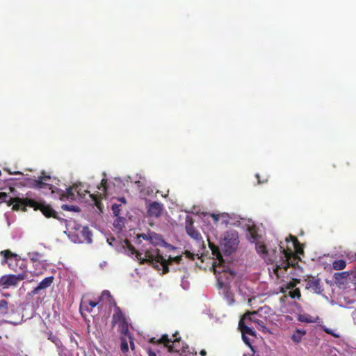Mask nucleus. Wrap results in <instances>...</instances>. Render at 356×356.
Segmentation results:
<instances>
[{
  "mask_svg": "<svg viewBox=\"0 0 356 356\" xmlns=\"http://www.w3.org/2000/svg\"><path fill=\"white\" fill-rule=\"evenodd\" d=\"M323 331L327 333V334H329L330 335H332V337H335V338H339L340 337V335L338 334H336L334 332H333L332 330L327 328V327H324L323 328Z\"/></svg>",
  "mask_w": 356,
  "mask_h": 356,
  "instance_id": "nucleus-40",
  "label": "nucleus"
},
{
  "mask_svg": "<svg viewBox=\"0 0 356 356\" xmlns=\"http://www.w3.org/2000/svg\"><path fill=\"white\" fill-rule=\"evenodd\" d=\"M8 195H7L6 193H4V192H0V203H2V202H8V204L10 206V205H14L15 203H13V204H10V200L13 198V197H10L9 200H7V198H8Z\"/></svg>",
  "mask_w": 356,
  "mask_h": 356,
  "instance_id": "nucleus-33",
  "label": "nucleus"
},
{
  "mask_svg": "<svg viewBox=\"0 0 356 356\" xmlns=\"http://www.w3.org/2000/svg\"><path fill=\"white\" fill-rule=\"evenodd\" d=\"M124 245H125V247L127 248V250L131 252V254H135L137 259L140 261V264H142V261L144 259H145V257L144 258H143L142 254L136 250L134 246L131 243V242L129 240H127V239L124 240ZM143 264L144 263H143Z\"/></svg>",
  "mask_w": 356,
  "mask_h": 356,
  "instance_id": "nucleus-17",
  "label": "nucleus"
},
{
  "mask_svg": "<svg viewBox=\"0 0 356 356\" xmlns=\"http://www.w3.org/2000/svg\"><path fill=\"white\" fill-rule=\"evenodd\" d=\"M346 266V261L343 259H337L332 262V268L336 270H343Z\"/></svg>",
  "mask_w": 356,
  "mask_h": 356,
  "instance_id": "nucleus-26",
  "label": "nucleus"
},
{
  "mask_svg": "<svg viewBox=\"0 0 356 356\" xmlns=\"http://www.w3.org/2000/svg\"><path fill=\"white\" fill-rule=\"evenodd\" d=\"M248 319H244V315L241 318L238 323V328L241 330L242 335L249 334L251 336H255V332L251 327H248L245 323H249Z\"/></svg>",
  "mask_w": 356,
  "mask_h": 356,
  "instance_id": "nucleus-13",
  "label": "nucleus"
},
{
  "mask_svg": "<svg viewBox=\"0 0 356 356\" xmlns=\"http://www.w3.org/2000/svg\"><path fill=\"white\" fill-rule=\"evenodd\" d=\"M242 338H243V341L245 343V344L248 345L249 346H251L250 340L248 338V337H246L245 335H242Z\"/></svg>",
  "mask_w": 356,
  "mask_h": 356,
  "instance_id": "nucleus-48",
  "label": "nucleus"
},
{
  "mask_svg": "<svg viewBox=\"0 0 356 356\" xmlns=\"http://www.w3.org/2000/svg\"><path fill=\"white\" fill-rule=\"evenodd\" d=\"M77 193H79V195H81V193H80V191H77Z\"/></svg>",
  "mask_w": 356,
  "mask_h": 356,
  "instance_id": "nucleus-58",
  "label": "nucleus"
},
{
  "mask_svg": "<svg viewBox=\"0 0 356 356\" xmlns=\"http://www.w3.org/2000/svg\"><path fill=\"white\" fill-rule=\"evenodd\" d=\"M182 260V256L169 257L168 259H165L161 254L159 249L153 250H147L145 252V259L142 261V263H148L152 265L156 270H162L163 274H166L169 272L168 266L172 262L180 264Z\"/></svg>",
  "mask_w": 356,
  "mask_h": 356,
  "instance_id": "nucleus-1",
  "label": "nucleus"
},
{
  "mask_svg": "<svg viewBox=\"0 0 356 356\" xmlns=\"http://www.w3.org/2000/svg\"><path fill=\"white\" fill-rule=\"evenodd\" d=\"M0 255L3 257V259L1 261V265H5V264L8 265V262H9L8 259H9L10 257H12L13 258L16 257V254L12 252L10 250H5L1 251Z\"/></svg>",
  "mask_w": 356,
  "mask_h": 356,
  "instance_id": "nucleus-22",
  "label": "nucleus"
},
{
  "mask_svg": "<svg viewBox=\"0 0 356 356\" xmlns=\"http://www.w3.org/2000/svg\"><path fill=\"white\" fill-rule=\"evenodd\" d=\"M61 208L65 211H76V212L79 211V208L77 206H74V205L63 204V205H62Z\"/></svg>",
  "mask_w": 356,
  "mask_h": 356,
  "instance_id": "nucleus-34",
  "label": "nucleus"
},
{
  "mask_svg": "<svg viewBox=\"0 0 356 356\" xmlns=\"http://www.w3.org/2000/svg\"><path fill=\"white\" fill-rule=\"evenodd\" d=\"M257 312H246L244 314V319H248L250 322L254 323L257 324L259 327V330H262L263 332H268V329L266 327L265 323L263 320L259 319L257 318Z\"/></svg>",
  "mask_w": 356,
  "mask_h": 356,
  "instance_id": "nucleus-9",
  "label": "nucleus"
},
{
  "mask_svg": "<svg viewBox=\"0 0 356 356\" xmlns=\"http://www.w3.org/2000/svg\"><path fill=\"white\" fill-rule=\"evenodd\" d=\"M39 178L42 179V181H45L49 180L51 179V177L49 175H44V176H40Z\"/></svg>",
  "mask_w": 356,
  "mask_h": 356,
  "instance_id": "nucleus-51",
  "label": "nucleus"
},
{
  "mask_svg": "<svg viewBox=\"0 0 356 356\" xmlns=\"http://www.w3.org/2000/svg\"><path fill=\"white\" fill-rule=\"evenodd\" d=\"M272 251L273 252V253H275V252H276L275 250H272Z\"/></svg>",
  "mask_w": 356,
  "mask_h": 356,
  "instance_id": "nucleus-59",
  "label": "nucleus"
},
{
  "mask_svg": "<svg viewBox=\"0 0 356 356\" xmlns=\"http://www.w3.org/2000/svg\"><path fill=\"white\" fill-rule=\"evenodd\" d=\"M281 292L282 293H285V290H284V289L283 287H282V289H281Z\"/></svg>",
  "mask_w": 356,
  "mask_h": 356,
  "instance_id": "nucleus-57",
  "label": "nucleus"
},
{
  "mask_svg": "<svg viewBox=\"0 0 356 356\" xmlns=\"http://www.w3.org/2000/svg\"><path fill=\"white\" fill-rule=\"evenodd\" d=\"M90 196L92 198V201L94 202L95 206L98 209H101L102 202L99 198L97 197V195L90 194Z\"/></svg>",
  "mask_w": 356,
  "mask_h": 356,
  "instance_id": "nucleus-37",
  "label": "nucleus"
},
{
  "mask_svg": "<svg viewBox=\"0 0 356 356\" xmlns=\"http://www.w3.org/2000/svg\"><path fill=\"white\" fill-rule=\"evenodd\" d=\"M289 296L291 298H300L301 297L300 291L299 289H295L289 291Z\"/></svg>",
  "mask_w": 356,
  "mask_h": 356,
  "instance_id": "nucleus-36",
  "label": "nucleus"
},
{
  "mask_svg": "<svg viewBox=\"0 0 356 356\" xmlns=\"http://www.w3.org/2000/svg\"><path fill=\"white\" fill-rule=\"evenodd\" d=\"M178 332H177L175 334H173V337H175V339L172 341L170 339H169L168 334H163L162 337L159 339V342L161 343H163L165 347L168 348V350L170 353H178L180 355H182L183 353H186L185 347H183L181 349H178L176 347L177 343H179L180 337L177 338L176 337Z\"/></svg>",
  "mask_w": 356,
  "mask_h": 356,
  "instance_id": "nucleus-4",
  "label": "nucleus"
},
{
  "mask_svg": "<svg viewBox=\"0 0 356 356\" xmlns=\"http://www.w3.org/2000/svg\"><path fill=\"white\" fill-rule=\"evenodd\" d=\"M306 281V288L312 289L316 293H321L323 291L321 284V279L314 276H309Z\"/></svg>",
  "mask_w": 356,
  "mask_h": 356,
  "instance_id": "nucleus-7",
  "label": "nucleus"
},
{
  "mask_svg": "<svg viewBox=\"0 0 356 356\" xmlns=\"http://www.w3.org/2000/svg\"><path fill=\"white\" fill-rule=\"evenodd\" d=\"M256 177H257V181H258V183H259V184L264 183V182H266V180H264V181H261V180H260L259 175L258 174H257V175H256Z\"/></svg>",
  "mask_w": 356,
  "mask_h": 356,
  "instance_id": "nucleus-54",
  "label": "nucleus"
},
{
  "mask_svg": "<svg viewBox=\"0 0 356 356\" xmlns=\"http://www.w3.org/2000/svg\"><path fill=\"white\" fill-rule=\"evenodd\" d=\"M200 354L202 355V356H206L207 355V352L205 350H202L200 353Z\"/></svg>",
  "mask_w": 356,
  "mask_h": 356,
  "instance_id": "nucleus-56",
  "label": "nucleus"
},
{
  "mask_svg": "<svg viewBox=\"0 0 356 356\" xmlns=\"http://www.w3.org/2000/svg\"><path fill=\"white\" fill-rule=\"evenodd\" d=\"M250 232L251 238L252 239V242H254L257 238V234L254 231H253L252 229H250Z\"/></svg>",
  "mask_w": 356,
  "mask_h": 356,
  "instance_id": "nucleus-46",
  "label": "nucleus"
},
{
  "mask_svg": "<svg viewBox=\"0 0 356 356\" xmlns=\"http://www.w3.org/2000/svg\"><path fill=\"white\" fill-rule=\"evenodd\" d=\"M297 319L300 322L312 323L317 322L318 317H314L308 314H299L297 316Z\"/></svg>",
  "mask_w": 356,
  "mask_h": 356,
  "instance_id": "nucleus-18",
  "label": "nucleus"
},
{
  "mask_svg": "<svg viewBox=\"0 0 356 356\" xmlns=\"http://www.w3.org/2000/svg\"><path fill=\"white\" fill-rule=\"evenodd\" d=\"M279 248H280V250L281 253H282L284 255V257L286 258V261L283 262L281 265H275L273 270L277 277H280L279 275V270L281 268H284V270L285 271H286L290 266H293V264L290 261L291 259V258L296 259L294 252H293V250L288 248L286 249H285L282 245V242H280V243H279Z\"/></svg>",
  "mask_w": 356,
  "mask_h": 356,
  "instance_id": "nucleus-3",
  "label": "nucleus"
},
{
  "mask_svg": "<svg viewBox=\"0 0 356 356\" xmlns=\"http://www.w3.org/2000/svg\"><path fill=\"white\" fill-rule=\"evenodd\" d=\"M15 203L13 210L26 211V207L33 208L34 210H40L42 214L47 218L52 217L58 219L57 213L51 208L50 205L46 204L44 202H36L29 198H12L10 204Z\"/></svg>",
  "mask_w": 356,
  "mask_h": 356,
  "instance_id": "nucleus-2",
  "label": "nucleus"
},
{
  "mask_svg": "<svg viewBox=\"0 0 356 356\" xmlns=\"http://www.w3.org/2000/svg\"><path fill=\"white\" fill-rule=\"evenodd\" d=\"M186 230L187 234L193 238L195 240H200L202 238L201 234L199 233L197 230L195 229L193 226V224L191 223L188 225L186 226Z\"/></svg>",
  "mask_w": 356,
  "mask_h": 356,
  "instance_id": "nucleus-20",
  "label": "nucleus"
},
{
  "mask_svg": "<svg viewBox=\"0 0 356 356\" xmlns=\"http://www.w3.org/2000/svg\"><path fill=\"white\" fill-rule=\"evenodd\" d=\"M127 321L124 314L121 311L120 308L116 307L115 309V313L112 316V324L114 326L115 324H120L123 322Z\"/></svg>",
  "mask_w": 356,
  "mask_h": 356,
  "instance_id": "nucleus-14",
  "label": "nucleus"
},
{
  "mask_svg": "<svg viewBox=\"0 0 356 356\" xmlns=\"http://www.w3.org/2000/svg\"><path fill=\"white\" fill-rule=\"evenodd\" d=\"M0 283L6 286H16L17 284L15 275H3L0 279Z\"/></svg>",
  "mask_w": 356,
  "mask_h": 356,
  "instance_id": "nucleus-15",
  "label": "nucleus"
},
{
  "mask_svg": "<svg viewBox=\"0 0 356 356\" xmlns=\"http://www.w3.org/2000/svg\"><path fill=\"white\" fill-rule=\"evenodd\" d=\"M98 189L103 192V193L101 194L100 196L103 195L104 197H105L106 191H107V179H103L102 180V181L100 183V186H98Z\"/></svg>",
  "mask_w": 356,
  "mask_h": 356,
  "instance_id": "nucleus-31",
  "label": "nucleus"
},
{
  "mask_svg": "<svg viewBox=\"0 0 356 356\" xmlns=\"http://www.w3.org/2000/svg\"><path fill=\"white\" fill-rule=\"evenodd\" d=\"M27 185L33 188L49 189L51 190L52 193H54L53 185L42 181V179L40 178L38 179H29L27 181Z\"/></svg>",
  "mask_w": 356,
  "mask_h": 356,
  "instance_id": "nucleus-8",
  "label": "nucleus"
},
{
  "mask_svg": "<svg viewBox=\"0 0 356 356\" xmlns=\"http://www.w3.org/2000/svg\"><path fill=\"white\" fill-rule=\"evenodd\" d=\"M54 277L53 276H49V277H45L44 280H42L39 284L38 285L34 288L31 293L35 295V294H38L40 290H43V289H47L48 287H49L51 284L53 283L54 282Z\"/></svg>",
  "mask_w": 356,
  "mask_h": 356,
  "instance_id": "nucleus-12",
  "label": "nucleus"
},
{
  "mask_svg": "<svg viewBox=\"0 0 356 356\" xmlns=\"http://www.w3.org/2000/svg\"><path fill=\"white\" fill-rule=\"evenodd\" d=\"M118 200L120 201L122 203H124V204L127 203L126 198L124 197L118 198Z\"/></svg>",
  "mask_w": 356,
  "mask_h": 356,
  "instance_id": "nucleus-55",
  "label": "nucleus"
},
{
  "mask_svg": "<svg viewBox=\"0 0 356 356\" xmlns=\"http://www.w3.org/2000/svg\"><path fill=\"white\" fill-rule=\"evenodd\" d=\"M300 282V280L298 279H293L292 281L289 282L286 284L285 289L289 290L293 289L298 283Z\"/></svg>",
  "mask_w": 356,
  "mask_h": 356,
  "instance_id": "nucleus-35",
  "label": "nucleus"
},
{
  "mask_svg": "<svg viewBox=\"0 0 356 356\" xmlns=\"http://www.w3.org/2000/svg\"><path fill=\"white\" fill-rule=\"evenodd\" d=\"M148 356H156V353L151 349L147 350Z\"/></svg>",
  "mask_w": 356,
  "mask_h": 356,
  "instance_id": "nucleus-53",
  "label": "nucleus"
},
{
  "mask_svg": "<svg viewBox=\"0 0 356 356\" xmlns=\"http://www.w3.org/2000/svg\"><path fill=\"white\" fill-rule=\"evenodd\" d=\"M120 340H121L120 349L123 353H126L129 351L128 338L124 337H121Z\"/></svg>",
  "mask_w": 356,
  "mask_h": 356,
  "instance_id": "nucleus-29",
  "label": "nucleus"
},
{
  "mask_svg": "<svg viewBox=\"0 0 356 356\" xmlns=\"http://www.w3.org/2000/svg\"><path fill=\"white\" fill-rule=\"evenodd\" d=\"M0 311L1 314H8V302L6 300H0Z\"/></svg>",
  "mask_w": 356,
  "mask_h": 356,
  "instance_id": "nucleus-32",
  "label": "nucleus"
},
{
  "mask_svg": "<svg viewBox=\"0 0 356 356\" xmlns=\"http://www.w3.org/2000/svg\"><path fill=\"white\" fill-rule=\"evenodd\" d=\"M150 342L152 343H154V344H158V343H161L159 342V339H156V337H152L150 339Z\"/></svg>",
  "mask_w": 356,
  "mask_h": 356,
  "instance_id": "nucleus-49",
  "label": "nucleus"
},
{
  "mask_svg": "<svg viewBox=\"0 0 356 356\" xmlns=\"http://www.w3.org/2000/svg\"><path fill=\"white\" fill-rule=\"evenodd\" d=\"M159 237V235L154 232H149L147 234H140L137 235V241L140 243L141 242L140 238H143L146 241H149L150 243H154V239H156Z\"/></svg>",
  "mask_w": 356,
  "mask_h": 356,
  "instance_id": "nucleus-19",
  "label": "nucleus"
},
{
  "mask_svg": "<svg viewBox=\"0 0 356 356\" xmlns=\"http://www.w3.org/2000/svg\"><path fill=\"white\" fill-rule=\"evenodd\" d=\"M119 332L121 334V337H129L131 336L129 331V325L127 321L123 322L118 325Z\"/></svg>",
  "mask_w": 356,
  "mask_h": 356,
  "instance_id": "nucleus-24",
  "label": "nucleus"
},
{
  "mask_svg": "<svg viewBox=\"0 0 356 356\" xmlns=\"http://www.w3.org/2000/svg\"><path fill=\"white\" fill-rule=\"evenodd\" d=\"M305 334L306 331L305 330L296 329L291 336V339L294 343H298Z\"/></svg>",
  "mask_w": 356,
  "mask_h": 356,
  "instance_id": "nucleus-23",
  "label": "nucleus"
},
{
  "mask_svg": "<svg viewBox=\"0 0 356 356\" xmlns=\"http://www.w3.org/2000/svg\"><path fill=\"white\" fill-rule=\"evenodd\" d=\"M209 247L210 250H211L212 254L220 261H222V257L221 255V253L220 252V250L217 245H216L214 243H211L209 241Z\"/></svg>",
  "mask_w": 356,
  "mask_h": 356,
  "instance_id": "nucleus-25",
  "label": "nucleus"
},
{
  "mask_svg": "<svg viewBox=\"0 0 356 356\" xmlns=\"http://www.w3.org/2000/svg\"><path fill=\"white\" fill-rule=\"evenodd\" d=\"M74 194L73 193V190H72V188L71 187H69L66 189V191L65 192H63L61 194H60V200H63L65 199H74Z\"/></svg>",
  "mask_w": 356,
  "mask_h": 356,
  "instance_id": "nucleus-27",
  "label": "nucleus"
},
{
  "mask_svg": "<svg viewBox=\"0 0 356 356\" xmlns=\"http://www.w3.org/2000/svg\"><path fill=\"white\" fill-rule=\"evenodd\" d=\"M350 280L356 282V268L349 270Z\"/></svg>",
  "mask_w": 356,
  "mask_h": 356,
  "instance_id": "nucleus-42",
  "label": "nucleus"
},
{
  "mask_svg": "<svg viewBox=\"0 0 356 356\" xmlns=\"http://www.w3.org/2000/svg\"><path fill=\"white\" fill-rule=\"evenodd\" d=\"M104 300H106L108 302H114L110 292L107 290L103 291L101 296L97 300L83 301L81 305V309L84 307L86 311L90 312L94 307Z\"/></svg>",
  "mask_w": 356,
  "mask_h": 356,
  "instance_id": "nucleus-5",
  "label": "nucleus"
},
{
  "mask_svg": "<svg viewBox=\"0 0 356 356\" xmlns=\"http://www.w3.org/2000/svg\"><path fill=\"white\" fill-rule=\"evenodd\" d=\"M211 217H212V218L214 220V221L216 222H218L219 220V218H220L218 215L214 214V213L211 214Z\"/></svg>",
  "mask_w": 356,
  "mask_h": 356,
  "instance_id": "nucleus-52",
  "label": "nucleus"
},
{
  "mask_svg": "<svg viewBox=\"0 0 356 356\" xmlns=\"http://www.w3.org/2000/svg\"><path fill=\"white\" fill-rule=\"evenodd\" d=\"M184 254L185 256L190 259L191 260H195V257L197 256V254H195L193 253H191L190 251L188 250H186L184 252Z\"/></svg>",
  "mask_w": 356,
  "mask_h": 356,
  "instance_id": "nucleus-41",
  "label": "nucleus"
},
{
  "mask_svg": "<svg viewBox=\"0 0 356 356\" xmlns=\"http://www.w3.org/2000/svg\"><path fill=\"white\" fill-rule=\"evenodd\" d=\"M286 242H289V241H292V243H293V247L296 251V252L297 254H302L303 253V248H302V244L299 242V241L298 240V238L290 234L289 236V237H286Z\"/></svg>",
  "mask_w": 356,
  "mask_h": 356,
  "instance_id": "nucleus-16",
  "label": "nucleus"
},
{
  "mask_svg": "<svg viewBox=\"0 0 356 356\" xmlns=\"http://www.w3.org/2000/svg\"><path fill=\"white\" fill-rule=\"evenodd\" d=\"M238 233L236 232H227L224 234L223 244L226 252L231 253L237 248L238 244Z\"/></svg>",
  "mask_w": 356,
  "mask_h": 356,
  "instance_id": "nucleus-6",
  "label": "nucleus"
},
{
  "mask_svg": "<svg viewBox=\"0 0 356 356\" xmlns=\"http://www.w3.org/2000/svg\"><path fill=\"white\" fill-rule=\"evenodd\" d=\"M355 260H356V254H355Z\"/></svg>",
  "mask_w": 356,
  "mask_h": 356,
  "instance_id": "nucleus-60",
  "label": "nucleus"
},
{
  "mask_svg": "<svg viewBox=\"0 0 356 356\" xmlns=\"http://www.w3.org/2000/svg\"><path fill=\"white\" fill-rule=\"evenodd\" d=\"M15 277H16L17 283H18V282L22 281L25 279V275L24 274H18L17 275H15Z\"/></svg>",
  "mask_w": 356,
  "mask_h": 356,
  "instance_id": "nucleus-47",
  "label": "nucleus"
},
{
  "mask_svg": "<svg viewBox=\"0 0 356 356\" xmlns=\"http://www.w3.org/2000/svg\"><path fill=\"white\" fill-rule=\"evenodd\" d=\"M255 249L257 252L268 263H273V260L268 257L269 250L266 245L262 242L255 243Z\"/></svg>",
  "mask_w": 356,
  "mask_h": 356,
  "instance_id": "nucleus-10",
  "label": "nucleus"
},
{
  "mask_svg": "<svg viewBox=\"0 0 356 356\" xmlns=\"http://www.w3.org/2000/svg\"><path fill=\"white\" fill-rule=\"evenodd\" d=\"M334 280L337 284H343L342 280H346L348 279L350 280L349 270L343 271L341 273H336L333 275Z\"/></svg>",
  "mask_w": 356,
  "mask_h": 356,
  "instance_id": "nucleus-21",
  "label": "nucleus"
},
{
  "mask_svg": "<svg viewBox=\"0 0 356 356\" xmlns=\"http://www.w3.org/2000/svg\"><path fill=\"white\" fill-rule=\"evenodd\" d=\"M323 331L327 333V334H329L330 335H332V337H335V338H339L340 337V335L338 334H336L334 332H333L332 330L327 328V327H324L323 328Z\"/></svg>",
  "mask_w": 356,
  "mask_h": 356,
  "instance_id": "nucleus-39",
  "label": "nucleus"
},
{
  "mask_svg": "<svg viewBox=\"0 0 356 356\" xmlns=\"http://www.w3.org/2000/svg\"><path fill=\"white\" fill-rule=\"evenodd\" d=\"M179 343H180V342H179V343H177V345H176L177 348H178V349H181L183 347H185L186 353H185L184 354H186V353H188V345H186V346H181V347L180 348V347H179Z\"/></svg>",
  "mask_w": 356,
  "mask_h": 356,
  "instance_id": "nucleus-50",
  "label": "nucleus"
},
{
  "mask_svg": "<svg viewBox=\"0 0 356 356\" xmlns=\"http://www.w3.org/2000/svg\"><path fill=\"white\" fill-rule=\"evenodd\" d=\"M51 341H53L55 344H60V340L56 337L55 336H50V337L49 338Z\"/></svg>",
  "mask_w": 356,
  "mask_h": 356,
  "instance_id": "nucleus-44",
  "label": "nucleus"
},
{
  "mask_svg": "<svg viewBox=\"0 0 356 356\" xmlns=\"http://www.w3.org/2000/svg\"><path fill=\"white\" fill-rule=\"evenodd\" d=\"M120 205L117 204H113L112 205V211L115 216H119L120 213Z\"/></svg>",
  "mask_w": 356,
  "mask_h": 356,
  "instance_id": "nucleus-38",
  "label": "nucleus"
},
{
  "mask_svg": "<svg viewBox=\"0 0 356 356\" xmlns=\"http://www.w3.org/2000/svg\"><path fill=\"white\" fill-rule=\"evenodd\" d=\"M226 297L227 299V302L229 305H232L234 302V296L232 293H227Z\"/></svg>",
  "mask_w": 356,
  "mask_h": 356,
  "instance_id": "nucleus-43",
  "label": "nucleus"
},
{
  "mask_svg": "<svg viewBox=\"0 0 356 356\" xmlns=\"http://www.w3.org/2000/svg\"><path fill=\"white\" fill-rule=\"evenodd\" d=\"M81 233L85 240H86L89 243L92 241V233L88 229V227H83Z\"/></svg>",
  "mask_w": 356,
  "mask_h": 356,
  "instance_id": "nucleus-30",
  "label": "nucleus"
},
{
  "mask_svg": "<svg viewBox=\"0 0 356 356\" xmlns=\"http://www.w3.org/2000/svg\"><path fill=\"white\" fill-rule=\"evenodd\" d=\"M128 339H129V342L130 343V348L132 350H134L135 349V346H134L133 337L131 336H129Z\"/></svg>",
  "mask_w": 356,
  "mask_h": 356,
  "instance_id": "nucleus-45",
  "label": "nucleus"
},
{
  "mask_svg": "<svg viewBox=\"0 0 356 356\" xmlns=\"http://www.w3.org/2000/svg\"><path fill=\"white\" fill-rule=\"evenodd\" d=\"M8 266L13 270H15V268L17 266V262L20 260V257L16 254V257H9Z\"/></svg>",
  "mask_w": 356,
  "mask_h": 356,
  "instance_id": "nucleus-28",
  "label": "nucleus"
},
{
  "mask_svg": "<svg viewBox=\"0 0 356 356\" xmlns=\"http://www.w3.org/2000/svg\"><path fill=\"white\" fill-rule=\"evenodd\" d=\"M163 211V204L161 203L154 202L148 207L147 213L151 217L158 218Z\"/></svg>",
  "mask_w": 356,
  "mask_h": 356,
  "instance_id": "nucleus-11",
  "label": "nucleus"
}]
</instances>
